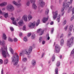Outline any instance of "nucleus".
<instances>
[{
	"label": "nucleus",
	"instance_id": "nucleus-39",
	"mask_svg": "<svg viewBox=\"0 0 74 74\" xmlns=\"http://www.w3.org/2000/svg\"><path fill=\"white\" fill-rule=\"evenodd\" d=\"M3 61L1 59H0V64H3Z\"/></svg>",
	"mask_w": 74,
	"mask_h": 74
},
{
	"label": "nucleus",
	"instance_id": "nucleus-26",
	"mask_svg": "<svg viewBox=\"0 0 74 74\" xmlns=\"http://www.w3.org/2000/svg\"><path fill=\"white\" fill-rule=\"evenodd\" d=\"M10 50L11 53H12V54H13V53H14V50H13V49H12L11 48H10Z\"/></svg>",
	"mask_w": 74,
	"mask_h": 74
},
{
	"label": "nucleus",
	"instance_id": "nucleus-25",
	"mask_svg": "<svg viewBox=\"0 0 74 74\" xmlns=\"http://www.w3.org/2000/svg\"><path fill=\"white\" fill-rule=\"evenodd\" d=\"M23 40L24 41H25V42L27 41V37L25 36L23 38Z\"/></svg>",
	"mask_w": 74,
	"mask_h": 74
},
{
	"label": "nucleus",
	"instance_id": "nucleus-7",
	"mask_svg": "<svg viewBox=\"0 0 74 74\" xmlns=\"http://www.w3.org/2000/svg\"><path fill=\"white\" fill-rule=\"evenodd\" d=\"M32 49H33V47L32 46H30L29 47V49L28 50V52H27L26 50L25 51V53L27 55H29L30 53H31L32 52Z\"/></svg>",
	"mask_w": 74,
	"mask_h": 74
},
{
	"label": "nucleus",
	"instance_id": "nucleus-2",
	"mask_svg": "<svg viewBox=\"0 0 74 74\" xmlns=\"http://www.w3.org/2000/svg\"><path fill=\"white\" fill-rule=\"evenodd\" d=\"M12 62H13L14 66H16L18 64V60L19 59V56L18 55V53H15V55L12 58Z\"/></svg>",
	"mask_w": 74,
	"mask_h": 74
},
{
	"label": "nucleus",
	"instance_id": "nucleus-41",
	"mask_svg": "<svg viewBox=\"0 0 74 74\" xmlns=\"http://www.w3.org/2000/svg\"><path fill=\"white\" fill-rule=\"evenodd\" d=\"M26 27L25 25H24L23 27V30H25V29H26Z\"/></svg>",
	"mask_w": 74,
	"mask_h": 74
},
{
	"label": "nucleus",
	"instance_id": "nucleus-60",
	"mask_svg": "<svg viewBox=\"0 0 74 74\" xmlns=\"http://www.w3.org/2000/svg\"><path fill=\"white\" fill-rule=\"evenodd\" d=\"M21 1V0H18V3H20Z\"/></svg>",
	"mask_w": 74,
	"mask_h": 74
},
{
	"label": "nucleus",
	"instance_id": "nucleus-49",
	"mask_svg": "<svg viewBox=\"0 0 74 74\" xmlns=\"http://www.w3.org/2000/svg\"><path fill=\"white\" fill-rule=\"evenodd\" d=\"M10 29L11 31H12V32L14 31V28L12 27H10Z\"/></svg>",
	"mask_w": 74,
	"mask_h": 74
},
{
	"label": "nucleus",
	"instance_id": "nucleus-4",
	"mask_svg": "<svg viewBox=\"0 0 74 74\" xmlns=\"http://www.w3.org/2000/svg\"><path fill=\"white\" fill-rule=\"evenodd\" d=\"M74 40V37H72L71 38L67 41V46H69V47H70V45H71V44H73V40Z\"/></svg>",
	"mask_w": 74,
	"mask_h": 74
},
{
	"label": "nucleus",
	"instance_id": "nucleus-32",
	"mask_svg": "<svg viewBox=\"0 0 74 74\" xmlns=\"http://www.w3.org/2000/svg\"><path fill=\"white\" fill-rule=\"evenodd\" d=\"M72 6H71V7L69 8V9L68 11V13L70 12L71 11V8H72Z\"/></svg>",
	"mask_w": 74,
	"mask_h": 74
},
{
	"label": "nucleus",
	"instance_id": "nucleus-10",
	"mask_svg": "<svg viewBox=\"0 0 74 74\" xmlns=\"http://www.w3.org/2000/svg\"><path fill=\"white\" fill-rule=\"evenodd\" d=\"M38 33H40V35L41 36L44 34V30L41 29H39L37 32Z\"/></svg>",
	"mask_w": 74,
	"mask_h": 74
},
{
	"label": "nucleus",
	"instance_id": "nucleus-33",
	"mask_svg": "<svg viewBox=\"0 0 74 74\" xmlns=\"http://www.w3.org/2000/svg\"><path fill=\"white\" fill-rule=\"evenodd\" d=\"M60 63L59 62H58L56 64V66H57V67H59V66H60Z\"/></svg>",
	"mask_w": 74,
	"mask_h": 74
},
{
	"label": "nucleus",
	"instance_id": "nucleus-59",
	"mask_svg": "<svg viewBox=\"0 0 74 74\" xmlns=\"http://www.w3.org/2000/svg\"><path fill=\"white\" fill-rule=\"evenodd\" d=\"M46 37H48L49 36V34H47V35H46Z\"/></svg>",
	"mask_w": 74,
	"mask_h": 74
},
{
	"label": "nucleus",
	"instance_id": "nucleus-18",
	"mask_svg": "<svg viewBox=\"0 0 74 74\" xmlns=\"http://www.w3.org/2000/svg\"><path fill=\"white\" fill-rule=\"evenodd\" d=\"M7 4V2H4L0 4V6L3 7V6H5Z\"/></svg>",
	"mask_w": 74,
	"mask_h": 74
},
{
	"label": "nucleus",
	"instance_id": "nucleus-19",
	"mask_svg": "<svg viewBox=\"0 0 74 74\" xmlns=\"http://www.w3.org/2000/svg\"><path fill=\"white\" fill-rule=\"evenodd\" d=\"M18 23L19 26H23V21H19L18 22Z\"/></svg>",
	"mask_w": 74,
	"mask_h": 74
},
{
	"label": "nucleus",
	"instance_id": "nucleus-37",
	"mask_svg": "<svg viewBox=\"0 0 74 74\" xmlns=\"http://www.w3.org/2000/svg\"><path fill=\"white\" fill-rule=\"evenodd\" d=\"M34 38H35V34H33L32 36V39H34Z\"/></svg>",
	"mask_w": 74,
	"mask_h": 74
},
{
	"label": "nucleus",
	"instance_id": "nucleus-15",
	"mask_svg": "<svg viewBox=\"0 0 74 74\" xmlns=\"http://www.w3.org/2000/svg\"><path fill=\"white\" fill-rule=\"evenodd\" d=\"M39 5L40 7H43L44 5H45V2L43 1H42L39 3Z\"/></svg>",
	"mask_w": 74,
	"mask_h": 74
},
{
	"label": "nucleus",
	"instance_id": "nucleus-43",
	"mask_svg": "<svg viewBox=\"0 0 74 74\" xmlns=\"http://www.w3.org/2000/svg\"><path fill=\"white\" fill-rule=\"evenodd\" d=\"M11 20H12V21H14V20H15V18H14L13 17H11Z\"/></svg>",
	"mask_w": 74,
	"mask_h": 74
},
{
	"label": "nucleus",
	"instance_id": "nucleus-21",
	"mask_svg": "<svg viewBox=\"0 0 74 74\" xmlns=\"http://www.w3.org/2000/svg\"><path fill=\"white\" fill-rule=\"evenodd\" d=\"M8 62V59H6L5 60L4 63L5 64H7Z\"/></svg>",
	"mask_w": 74,
	"mask_h": 74
},
{
	"label": "nucleus",
	"instance_id": "nucleus-45",
	"mask_svg": "<svg viewBox=\"0 0 74 74\" xmlns=\"http://www.w3.org/2000/svg\"><path fill=\"white\" fill-rule=\"evenodd\" d=\"M42 40V37H40L39 38V41L40 42H41V41Z\"/></svg>",
	"mask_w": 74,
	"mask_h": 74
},
{
	"label": "nucleus",
	"instance_id": "nucleus-40",
	"mask_svg": "<svg viewBox=\"0 0 74 74\" xmlns=\"http://www.w3.org/2000/svg\"><path fill=\"white\" fill-rule=\"evenodd\" d=\"M14 42H16L17 41H18V39L16 38H14Z\"/></svg>",
	"mask_w": 74,
	"mask_h": 74
},
{
	"label": "nucleus",
	"instance_id": "nucleus-8",
	"mask_svg": "<svg viewBox=\"0 0 74 74\" xmlns=\"http://www.w3.org/2000/svg\"><path fill=\"white\" fill-rule=\"evenodd\" d=\"M0 14L1 15H4V16L5 18H7L8 16V13H5L4 12H2V11L0 9Z\"/></svg>",
	"mask_w": 74,
	"mask_h": 74
},
{
	"label": "nucleus",
	"instance_id": "nucleus-55",
	"mask_svg": "<svg viewBox=\"0 0 74 74\" xmlns=\"http://www.w3.org/2000/svg\"><path fill=\"white\" fill-rule=\"evenodd\" d=\"M53 21H51L50 23V25H53Z\"/></svg>",
	"mask_w": 74,
	"mask_h": 74
},
{
	"label": "nucleus",
	"instance_id": "nucleus-31",
	"mask_svg": "<svg viewBox=\"0 0 74 74\" xmlns=\"http://www.w3.org/2000/svg\"><path fill=\"white\" fill-rule=\"evenodd\" d=\"M32 63L33 66H34L36 64V61L34 60H33Z\"/></svg>",
	"mask_w": 74,
	"mask_h": 74
},
{
	"label": "nucleus",
	"instance_id": "nucleus-51",
	"mask_svg": "<svg viewBox=\"0 0 74 74\" xmlns=\"http://www.w3.org/2000/svg\"><path fill=\"white\" fill-rule=\"evenodd\" d=\"M23 52L22 53H20V56H22V55H23Z\"/></svg>",
	"mask_w": 74,
	"mask_h": 74
},
{
	"label": "nucleus",
	"instance_id": "nucleus-9",
	"mask_svg": "<svg viewBox=\"0 0 74 74\" xmlns=\"http://www.w3.org/2000/svg\"><path fill=\"white\" fill-rule=\"evenodd\" d=\"M55 49L56 53H59L60 52V47H59V46L58 45H56Z\"/></svg>",
	"mask_w": 74,
	"mask_h": 74
},
{
	"label": "nucleus",
	"instance_id": "nucleus-46",
	"mask_svg": "<svg viewBox=\"0 0 74 74\" xmlns=\"http://www.w3.org/2000/svg\"><path fill=\"white\" fill-rule=\"evenodd\" d=\"M67 28H68V25H67L65 28H64L65 30H66L67 29Z\"/></svg>",
	"mask_w": 74,
	"mask_h": 74
},
{
	"label": "nucleus",
	"instance_id": "nucleus-64",
	"mask_svg": "<svg viewBox=\"0 0 74 74\" xmlns=\"http://www.w3.org/2000/svg\"><path fill=\"white\" fill-rule=\"evenodd\" d=\"M64 12L62 14V15H64Z\"/></svg>",
	"mask_w": 74,
	"mask_h": 74
},
{
	"label": "nucleus",
	"instance_id": "nucleus-6",
	"mask_svg": "<svg viewBox=\"0 0 74 74\" xmlns=\"http://www.w3.org/2000/svg\"><path fill=\"white\" fill-rule=\"evenodd\" d=\"M30 2L32 4V7L33 9L34 10H36L37 9V7L36 4H35V2H36V0H30Z\"/></svg>",
	"mask_w": 74,
	"mask_h": 74
},
{
	"label": "nucleus",
	"instance_id": "nucleus-16",
	"mask_svg": "<svg viewBox=\"0 0 74 74\" xmlns=\"http://www.w3.org/2000/svg\"><path fill=\"white\" fill-rule=\"evenodd\" d=\"M23 19H24V20L25 21V22H26L27 21V15H24L22 17Z\"/></svg>",
	"mask_w": 74,
	"mask_h": 74
},
{
	"label": "nucleus",
	"instance_id": "nucleus-11",
	"mask_svg": "<svg viewBox=\"0 0 74 74\" xmlns=\"http://www.w3.org/2000/svg\"><path fill=\"white\" fill-rule=\"evenodd\" d=\"M12 3H13V4H14V5H15L17 6L18 7H20V6L21 5V3L18 4V3L15 1H12Z\"/></svg>",
	"mask_w": 74,
	"mask_h": 74
},
{
	"label": "nucleus",
	"instance_id": "nucleus-54",
	"mask_svg": "<svg viewBox=\"0 0 74 74\" xmlns=\"http://www.w3.org/2000/svg\"><path fill=\"white\" fill-rule=\"evenodd\" d=\"M22 36V33H20V34H19V36L20 37H21V36Z\"/></svg>",
	"mask_w": 74,
	"mask_h": 74
},
{
	"label": "nucleus",
	"instance_id": "nucleus-1",
	"mask_svg": "<svg viewBox=\"0 0 74 74\" xmlns=\"http://www.w3.org/2000/svg\"><path fill=\"white\" fill-rule=\"evenodd\" d=\"M5 44V42H4V41H1L0 40V44L2 45L3 47H1V49L3 56L4 58H6L7 57V53L8 56H9L10 55L9 54H8V53H7V48H5V47H4Z\"/></svg>",
	"mask_w": 74,
	"mask_h": 74
},
{
	"label": "nucleus",
	"instance_id": "nucleus-29",
	"mask_svg": "<svg viewBox=\"0 0 74 74\" xmlns=\"http://www.w3.org/2000/svg\"><path fill=\"white\" fill-rule=\"evenodd\" d=\"M60 15L59 14L58 15V18L57 20L58 22H60Z\"/></svg>",
	"mask_w": 74,
	"mask_h": 74
},
{
	"label": "nucleus",
	"instance_id": "nucleus-5",
	"mask_svg": "<svg viewBox=\"0 0 74 74\" xmlns=\"http://www.w3.org/2000/svg\"><path fill=\"white\" fill-rule=\"evenodd\" d=\"M6 9L8 11H10V10L12 12L14 11V8L12 5L10 4L8 5L6 7Z\"/></svg>",
	"mask_w": 74,
	"mask_h": 74
},
{
	"label": "nucleus",
	"instance_id": "nucleus-28",
	"mask_svg": "<svg viewBox=\"0 0 74 74\" xmlns=\"http://www.w3.org/2000/svg\"><path fill=\"white\" fill-rule=\"evenodd\" d=\"M40 20H38L37 21V22L36 23V26H38V25H39V24L40 23Z\"/></svg>",
	"mask_w": 74,
	"mask_h": 74
},
{
	"label": "nucleus",
	"instance_id": "nucleus-58",
	"mask_svg": "<svg viewBox=\"0 0 74 74\" xmlns=\"http://www.w3.org/2000/svg\"><path fill=\"white\" fill-rule=\"evenodd\" d=\"M63 34H62L60 37V38H62V37H63Z\"/></svg>",
	"mask_w": 74,
	"mask_h": 74
},
{
	"label": "nucleus",
	"instance_id": "nucleus-36",
	"mask_svg": "<svg viewBox=\"0 0 74 74\" xmlns=\"http://www.w3.org/2000/svg\"><path fill=\"white\" fill-rule=\"evenodd\" d=\"M13 24L15 25H16V26H17L18 24L16 23V21H14L12 22Z\"/></svg>",
	"mask_w": 74,
	"mask_h": 74
},
{
	"label": "nucleus",
	"instance_id": "nucleus-35",
	"mask_svg": "<svg viewBox=\"0 0 74 74\" xmlns=\"http://www.w3.org/2000/svg\"><path fill=\"white\" fill-rule=\"evenodd\" d=\"M49 12V9H47L45 11V14H48V13Z\"/></svg>",
	"mask_w": 74,
	"mask_h": 74
},
{
	"label": "nucleus",
	"instance_id": "nucleus-56",
	"mask_svg": "<svg viewBox=\"0 0 74 74\" xmlns=\"http://www.w3.org/2000/svg\"><path fill=\"white\" fill-rule=\"evenodd\" d=\"M47 39L48 40H49L50 39V37H49V36L47 37Z\"/></svg>",
	"mask_w": 74,
	"mask_h": 74
},
{
	"label": "nucleus",
	"instance_id": "nucleus-17",
	"mask_svg": "<svg viewBox=\"0 0 74 74\" xmlns=\"http://www.w3.org/2000/svg\"><path fill=\"white\" fill-rule=\"evenodd\" d=\"M72 15L73 16L71 18V21H72V20H73L74 18V8H73L72 10Z\"/></svg>",
	"mask_w": 74,
	"mask_h": 74
},
{
	"label": "nucleus",
	"instance_id": "nucleus-30",
	"mask_svg": "<svg viewBox=\"0 0 74 74\" xmlns=\"http://www.w3.org/2000/svg\"><path fill=\"white\" fill-rule=\"evenodd\" d=\"M55 72L56 74H58V68H56L55 69Z\"/></svg>",
	"mask_w": 74,
	"mask_h": 74
},
{
	"label": "nucleus",
	"instance_id": "nucleus-13",
	"mask_svg": "<svg viewBox=\"0 0 74 74\" xmlns=\"http://www.w3.org/2000/svg\"><path fill=\"white\" fill-rule=\"evenodd\" d=\"M34 26H35V24H34L32 23H29L28 25V27H29L31 28H34Z\"/></svg>",
	"mask_w": 74,
	"mask_h": 74
},
{
	"label": "nucleus",
	"instance_id": "nucleus-38",
	"mask_svg": "<svg viewBox=\"0 0 74 74\" xmlns=\"http://www.w3.org/2000/svg\"><path fill=\"white\" fill-rule=\"evenodd\" d=\"M8 40L9 41H10V42H12L13 41V40H12V39H11V38H9L8 39Z\"/></svg>",
	"mask_w": 74,
	"mask_h": 74
},
{
	"label": "nucleus",
	"instance_id": "nucleus-23",
	"mask_svg": "<svg viewBox=\"0 0 74 74\" xmlns=\"http://www.w3.org/2000/svg\"><path fill=\"white\" fill-rule=\"evenodd\" d=\"M30 4V1H27V2L26 3V5L27 6H29Z\"/></svg>",
	"mask_w": 74,
	"mask_h": 74
},
{
	"label": "nucleus",
	"instance_id": "nucleus-24",
	"mask_svg": "<svg viewBox=\"0 0 74 74\" xmlns=\"http://www.w3.org/2000/svg\"><path fill=\"white\" fill-rule=\"evenodd\" d=\"M60 44L61 45H63L64 44V40L63 39H62L61 40Z\"/></svg>",
	"mask_w": 74,
	"mask_h": 74
},
{
	"label": "nucleus",
	"instance_id": "nucleus-27",
	"mask_svg": "<svg viewBox=\"0 0 74 74\" xmlns=\"http://www.w3.org/2000/svg\"><path fill=\"white\" fill-rule=\"evenodd\" d=\"M3 38H4V40H6L7 39V36H6V35L4 33L3 34Z\"/></svg>",
	"mask_w": 74,
	"mask_h": 74
},
{
	"label": "nucleus",
	"instance_id": "nucleus-22",
	"mask_svg": "<svg viewBox=\"0 0 74 74\" xmlns=\"http://www.w3.org/2000/svg\"><path fill=\"white\" fill-rule=\"evenodd\" d=\"M73 25H71L69 27V30L70 31H71L73 29Z\"/></svg>",
	"mask_w": 74,
	"mask_h": 74
},
{
	"label": "nucleus",
	"instance_id": "nucleus-50",
	"mask_svg": "<svg viewBox=\"0 0 74 74\" xmlns=\"http://www.w3.org/2000/svg\"><path fill=\"white\" fill-rule=\"evenodd\" d=\"M1 74H4V70L3 69H2L1 71Z\"/></svg>",
	"mask_w": 74,
	"mask_h": 74
},
{
	"label": "nucleus",
	"instance_id": "nucleus-20",
	"mask_svg": "<svg viewBox=\"0 0 74 74\" xmlns=\"http://www.w3.org/2000/svg\"><path fill=\"white\" fill-rule=\"evenodd\" d=\"M33 18L32 17V16L31 15H29L28 16V18L29 21H30Z\"/></svg>",
	"mask_w": 74,
	"mask_h": 74
},
{
	"label": "nucleus",
	"instance_id": "nucleus-12",
	"mask_svg": "<svg viewBox=\"0 0 74 74\" xmlns=\"http://www.w3.org/2000/svg\"><path fill=\"white\" fill-rule=\"evenodd\" d=\"M58 11H56L54 12V14H53V18L54 20L56 19V17H57V16H58Z\"/></svg>",
	"mask_w": 74,
	"mask_h": 74
},
{
	"label": "nucleus",
	"instance_id": "nucleus-48",
	"mask_svg": "<svg viewBox=\"0 0 74 74\" xmlns=\"http://www.w3.org/2000/svg\"><path fill=\"white\" fill-rule=\"evenodd\" d=\"M55 56H53L52 57V61L53 62V61H54V60H55Z\"/></svg>",
	"mask_w": 74,
	"mask_h": 74
},
{
	"label": "nucleus",
	"instance_id": "nucleus-61",
	"mask_svg": "<svg viewBox=\"0 0 74 74\" xmlns=\"http://www.w3.org/2000/svg\"><path fill=\"white\" fill-rule=\"evenodd\" d=\"M5 10V8H3L2 9V10L4 11V10Z\"/></svg>",
	"mask_w": 74,
	"mask_h": 74
},
{
	"label": "nucleus",
	"instance_id": "nucleus-44",
	"mask_svg": "<svg viewBox=\"0 0 74 74\" xmlns=\"http://www.w3.org/2000/svg\"><path fill=\"white\" fill-rule=\"evenodd\" d=\"M74 49H73V50L72 51V52H71V55H73V53H74Z\"/></svg>",
	"mask_w": 74,
	"mask_h": 74
},
{
	"label": "nucleus",
	"instance_id": "nucleus-63",
	"mask_svg": "<svg viewBox=\"0 0 74 74\" xmlns=\"http://www.w3.org/2000/svg\"><path fill=\"white\" fill-rule=\"evenodd\" d=\"M44 53H43L42 56V57L43 56H44Z\"/></svg>",
	"mask_w": 74,
	"mask_h": 74
},
{
	"label": "nucleus",
	"instance_id": "nucleus-62",
	"mask_svg": "<svg viewBox=\"0 0 74 74\" xmlns=\"http://www.w3.org/2000/svg\"><path fill=\"white\" fill-rule=\"evenodd\" d=\"M60 59L62 58V56H60Z\"/></svg>",
	"mask_w": 74,
	"mask_h": 74
},
{
	"label": "nucleus",
	"instance_id": "nucleus-52",
	"mask_svg": "<svg viewBox=\"0 0 74 74\" xmlns=\"http://www.w3.org/2000/svg\"><path fill=\"white\" fill-rule=\"evenodd\" d=\"M31 34H32L30 33L28 34L27 35V37H30L31 36Z\"/></svg>",
	"mask_w": 74,
	"mask_h": 74
},
{
	"label": "nucleus",
	"instance_id": "nucleus-14",
	"mask_svg": "<svg viewBox=\"0 0 74 74\" xmlns=\"http://www.w3.org/2000/svg\"><path fill=\"white\" fill-rule=\"evenodd\" d=\"M49 19V16H47V18L46 17H44L42 20V21L43 22V23H46V22L47 21V20H48Z\"/></svg>",
	"mask_w": 74,
	"mask_h": 74
},
{
	"label": "nucleus",
	"instance_id": "nucleus-57",
	"mask_svg": "<svg viewBox=\"0 0 74 74\" xmlns=\"http://www.w3.org/2000/svg\"><path fill=\"white\" fill-rule=\"evenodd\" d=\"M42 44L44 45L45 44V41H42Z\"/></svg>",
	"mask_w": 74,
	"mask_h": 74
},
{
	"label": "nucleus",
	"instance_id": "nucleus-34",
	"mask_svg": "<svg viewBox=\"0 0 74 74\" xmlns=\"http://www.w3.org/2000/svg\"><path fill=\"white\" fill-rule=\"evenodd\" d=\"M27 58H24L23 59V62H26L27 61Z\"/></svg>",
	"mask_w": 74,
	"mask_h": 74
},
{
	"label": "nucleus",
	"instance_id": "nucleus-47",
	"mask_svg": "<svg viewBox=\"0 0 74 74\" xmlns=\"http://www.w3.org/2000/svg\"><path fill=\"white\" fill-rule=\"evenodd\" d=\"M53 30H54V29H53V28H52V30L51 32V33L52 34L53 33Z\"/></svg>",
	"mask_w": 74,
	"mask_h": 74
},
{
	"label": "nucleus",
	"instance_id": "nucleus-3",
	"mask_svg": "<svg viewBox=\"0 0 74 74\" xmlns=\"http://www.w3.org/2000/svg\"><path fill=\"white\" fill-rule=\"evenodd\" d=\"M66 1L67 0H65L63 3V7L64 8H62L61 10V12H63V11H64V9L65 8L69 7L70 4H72V2H73V0H70V2H68L66 3H65L66 2Z\"/></svg>",
	"mask_w": 74,
	"mask_h": 74
},
{
	"label": "nucleus",
	"instance_id": "nucleus-42",
	"mask_svg": "<svg viewBox=\"0 0 74 74\" xmlns=\"http://www.w3.org/2000/svg\"><path fill=\"white\" fill-rule=\"evenodd\" d=\"M67 21L66 20H65L63 22V25H66Z\"/></svg>",
	"mask_w": 74,
	"mask_h": 74
},
{
	"label": "nucleus",
	"instance_id": "nucleus-53",
	"mask_svg": "<svg viewBox=\"0 0 74 74\" xmlns=\"http://www.w3.org/2000/svg\"><path fill=\"white\" fill-rule=\"evenodd\" d=\"M71 33H69L68 35V37H70V36H71Z\"/></svg>",
	"mask_w": 74,
	"mask_h": 74
}]
</instances>
